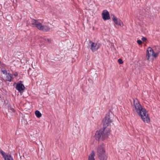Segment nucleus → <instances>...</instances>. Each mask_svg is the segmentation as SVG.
<instances>
[{
	"mask_svg": "<svg viewBox=\"0 0 160 160\" xmlns=\"http://www.w3.org/2000/svg\"><path fill=\"white\" fill-rule=\"evenodd\" d=\"M112 122L109 116L105 117L102 120L103 125V130L97 131L95 135L96 139L103 140L108 138L110 134V127L109 125Z\"/></svg>",
	"mask_w": 160,
	"mask_h": 160,
	"instance_id": "f257e3e1",
	"label": "nucleus"
},
{
	"mask_svg": "<svg viewBox=\"0 0 160 160\" xmlns=\"http://www.w3.org/2000/svg\"><path fill=\"white\" fill-rule=\"evenodd\" d=\"M97 153V155L100 160H107L108 157L106 154L103 145L98 147Z\"/></svg>",
	"mask_w": 160,
	"mask_h": 160,
	"instance_id": "f03ea898",
	"label": "nucleus"
},
{
	"mask_svg": "<svg viewBox=\"0 0 160 160\" xmlns=\"http://www.w3.org/2000/svg\"><path fill=\"white\" fill-rule=\"evenodd\" d=\"M158 53L154 52L153 49L149 47L147 49L146 58L149 61H152L153 58H156L158 55Z\"/></svg>",
	"mask_w": 160,
	"mask_h": 160,
	"instance_id": "7ed1b4c3",
	"label": "nucleus"
},
{
	"mask_svg": "<svg viewBox=\"0 0 160 160\" xmlns=\"http://www.w3.org/2000/svg\"><path fill=\"white\" fill-rule=\"evenodd\" d=\"M138 114L144 122L149 123L150 122V118L149 114L144 108L138 113Z\"/></svg>",
	"mask_w": 160,
	"mask_h": 160,
	"instance_id": "20e7f679",
	"label": "nucleus"
},
{
	"mask_svg": "<svg viewBox=\"0 0 160 160\" xmlns=\"http://www.w3.org/2000/svg\"><path fill=\"white\" fill-rule=\"evenodd\" d=\"M132 105L133 110H135L138 114L144 108L140 104L139 101L137 99H133V103Z\"/></svg>",
	"mask_w": 160,
	"mask_h": 160,
	"instance_id": "39448f33",
	"label": "nucleus"
},
{
	"mask_svg": "<svg viewBox=\"0 0 160 160\" xmlns=\"http://www.w3.org/2000/svg\"><path fill=\"white\" fill-rule=\"evenodd\" d=\"M42 22V20L39 21L33 19L31 21V24L32 26H35L38 29L41 30L43 26Z\"/></svg>",
	"mask_w": 160,
	"mask_h": 160,
	"instance_id": "423d86ee",
	"label": "nucleus"
},
{
	"mask_svg": "<svg viewBox=\"0 0 160 160\" xmlns=\"http://www.w3.org/2000/svg\"><path fill=\"white\" fill-rule=\"evenodd\" d=\"M89 47L92 52H94L97 51L100 48V45L99 43L90 41Z\"/></svg>",
	"mask_w": 160,
	"mask_h": 160,
	"instance_id": "0eeeda50",
	"label": "nucleus"
},
{
	"mask_svg": "<svg viewBox=\"0 0 160 160\" xmlns=\"http://www.w3.org/2000/svg\"><path fill=\"white\" fill-rule=\"evenodd\" d=\"M16 88L19 92H21L24 90L25 87L22 84V82L21 81H20L17 83Z\"/></svg>",
	"mask_w": 160,
	"mask_h": 160,
	"instance_id": "6e6552de",
	"label": "nucleus"
},
{
	"mask_svg": "<svg viewBox=\"0 0 160 160\" xmlns=\"http://www.w3.org/2000/svg\"><path fill=\"white\" fill-rule=\"evenodd\" d=\"M0 153L2 155L5 160H13L11 155L7 154L2 150H0Z\"/></svg>",
	"mask_w": 160,
	"mask_h": 160,
	"instance_id": "1a4fd4ad",
	"label": "nucleus"
},
{
	"mask_svg": "<svg viewBox=\"0 0 160 160\" xmlns=\"http://www.w3.org/2000/svg\"><path fill=\"white\" fill-rule=\"evenodd\" d=\"M102 16L103 19L104 20H109L110 19L109 13L106 10H104L103 11L102 13Z\"/></svg>",
	"mask_w": 160,
	"mask_h": 160,
	"instance_id": "9d476101",
	"label": "nucleus"
},
{
	"mask_svg": "<svg viewBox=\"0 0 160 160\" xmlns=\"http://www.w3.org/2000/svg\"><path fill=\"white\" fill-rule=\"evenodd\" d=\"M112 19L116 24L119 25L121 27H122L123 26V23L122 21L119 19H118L114 15H112Z\"/></svg>",
	"mask_w": 160,
	"mask_h": 160,
	"instance_id": "9b49d317",
	"label": "nucleus"
},
{
	"mask_svg": "<svg viewBox=\"0 0 160 160\" xmlns=\"http://www.w3.org/2000/svg\"><path fill=\"white\" fill-rule=\"evenodd\" d=\"M4 78L6 81L11 82L13 78L12 75L9 73H8L6 75Z\"/></svg>",
	"mask_w": 160,
	"mask_h": 160,
	"instance_id": "f8f14e48",
	"label": "nucleus"
},
{
	"mask_svg": "<svg viewBox=\"0 0 160 160\" xmlns=\"http://www.w3.org/2000/svg\"><path fill=\"white\" fill-rule=\"evenodd\" d=\"M94 156V153L93 151H92L89 156L88 160H95Z\"/></svg>",
	"mask_w": 160,
	"mask_h": 160,
	"instance_id": "ddd939ff",
	"label": "nucleus"
},
{
	"mask_svg": "<svg viewBox=\"0 0 160 160\" xmlns=\"http://www.w3.org/2000/svg\"><path fill=\"white\" fill-rule=\"evenodd\" d=\"M50 30V28L48 26L46 25H43L41 30L43 31H48Z\"/></svg>",
	"mask_w": 160,
	"mask_h": 160,
	"instance_id": "4468645a",
	"label": "nucleus"
},
{
	"mask_svg": "<svg viewBox=\"0 0 160 160\" xmlns=\"http://www.w3.org/2000/svg\"><path fill=\"white\" fill-rule=\"evenodd\" d=\"M35 115L38 118L41 117L42 116L41 113L38 111H36L35 112Z\"/></svg>",
	"mask_w": 160,
	"mask_h": 160,
	"instance_id": "2eb2a0df",
	"label": "nucleus"
},
{
	"mask_svg": "<svg viewBox=\"0 0 160 160\" xmlns=\"http://www.w3.org/2000/svg\"><path fill=\"white\" fill-rule=\"evenodd\" d=\"M118 61L120 64H122L123 63L122 60L121 59H119Z\"/></svg>",
	"mask_w": 160,
	"mask_h": 160,
	"instance_id": "dca6fc26",
	"label": "nucleus"
},
{
	"mask_svg": "<svg viewBox=\"0 0 160 160\" xmlns=\"http://www.w3.org/2000/svg\"><path fill=\"white\" fill-rule=\"evenodd\" d=\"M137 42L138 44L139 45L141 44L142 43V41L140 40H138Z\"/></svg>",
	"mask_w": 160,
	"mask_h": 160,
	"instance_id": "f3484780",
	"label": "nucleus"
},
{
	"mask_svg": "<svg viewBox=\"0 0 160 160\" xmlns=\"http://www.w3.org/2000/svg\"><path fill=\"white\" fill-rule=\"evenodd\" d=\"M2 72L3 73V74H6L8 73H7V71L6 70H2Z\"/></svg>",
	"mask_w": 160,
	"mask_h": 160,
	"instance_id": "a211bd4d",
	"label": "nucleus"
},
{
	"mask_svg": "<svg viewBox=\"0 0 160 160\" xmlns=\"http://www.w3.org/2000/svg\"><path fill=\"white\" fill-rule=\"evenodd\" d=\"M142 40L143 42H145L147 40V38L145 37H142Z\"/></svg>",
	"mask_w": 160,
	"mask_h": 160,
	"instance_id": "6ab92c4d",
	"label": "nucleus"
},
{
	"mask_svg": "<svg viewBox=\"0 0 160 160\" xmlns=\"http://www.w3.org/2000/svg\"><path fill=\"white\" fill-rule=\"evenodd\" d=\"M13 75L15 76H18V73L17 72H15V73H14L13 74Z\"/></svg>",
	"mask_w": 160,
	"mask_h": 160,
	"instance_id": "aec40b11",
	"label": "nucleus"
}]
</instances>
